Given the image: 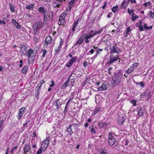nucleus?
<instances>
[{
	"mask_svg": "<svg viewBox=\"0 0 154 154\" xmlns=\"http://www.w3.org/2000/svg\"><path fill=\"white\" fill-rule=\"evenodd\" d=\"M122 74L120 73L115 74L112 77V85L115 86L120 82L122 77Z\"/></svg>",
	"mask_w": 154,
	"mask_h": 154,
	"instance_id": "nucleus-1",
	"label": "nucleus"
},
{
	"mask_svg": "<svg viewBox=\"0 0 154 154\" xmlns=\"http://www.w3.org/2000/svg\"><path fill=\"white\" fill-rule=\"evenodd\" d=\"M45 13L46 14V17L45 19V17H44V21L43 23L45 25L46 24V22L48 20H52L54 14L53 12L51 11H49L48 12L47 11Z\"/></svg>",
	"mask_w": 154,
	"mask_h": 154,
	"instance_id": "nucleus-2",
	"label": "nucleus"
},
{
	"mask_svg": "<svg viewBox=\"0 0 154 154\" xmlns=\"http://www.w3.org/2000/svg\"><path fill=\"white\" fill-rule=\"evenodd\" d=\"M119 56L118 54L115 56L113 54H111L110 55V61L107 63L106 65H109L111 63L114 62L119 59Z\"/></svg>",
	"mask_w": 154,
	"mask_h": 154,
	"instance_id": "nucleus-3",
	"label": "nucleus"
},
{
	"mask_svg": "<svg viewBox=\"0 0 154 154\" xmlns=\"http://www.w3.org/2000/svg\"><path fill=\"white\" fill-rule=\"evenodd\" d=\"M108 139V142L109 145L111 146L113 145L116 142V140L114 137L112 136V133L110 132L109 133Z\"/></svg>",
	"mask_w": 154,
	"mask_h": 154,
	"instance_id": "nucleus-4",
	"label": "nucleus"
},
{
	"mask_svg": "<svg viewBox=\"0 0 154 154\" xmlns=\"http://www.w3.org/2000/svg\"><path fill=\"white\" fill-rule=\"evenodd\" d=\"M49 138L48 137L44 141L41 145V148L43 149V150H45L47 148L49 143Z\"/></svg>",
	"mask_w": 154,
	"mask_h": 154,
	"instance_id": "nucleus-5",
	"label": "nucleus"
},
{
	"mask_svg": "<svg viewBox=\"0 0 154 154\" xmlns=\"http://www.w3.org/2000/svg\"><path fill=\"white\" fill-rule=\"evenodd\" d=\"M66 0H54L53 3V6L54 8H59L63 1Z\"/></svg>",
	"mask_w": 154,
	"mask_h": 154,
	"instance_id": "nucleus-6",
	"label": "nucleus"
},
{
	"mask_svg": "<svg viewBox=\"0 0 154 154\" xmlns=\"http://www.w3.org/2000/svg\"><path fill=\"white\" fill-rule=\"evenodd\" d=\"M102 29L99 30V31L96 30H91L89 32V35L91 36L92 37H94L95 35L100 33L102 31Z\"/></svg>",
	"mask_w": 154,
	"mask_h": 154,
	"instance_id": "nucleus-7",
	"label": "nucleus"
},
{
	"mask_svg": "<svg viewBox=\"0 0 154 154\" xmlns=\"http://www.w3.org/2000/svg\"><path fill=\"white\" fill-rule=\"evenodd\" d=\"M46 8H44L43 7H41L38 8V11L40 13L43 14V17L45 19L46 17V14L45 13L47 12Z\"/></svg>",
	"mask_w": 154,
	"mask_h": 154,
	"instance_id": "nucleus-8",
	"label": "nucleus"
},
{
	"mask_svg": "<svg viewBox=\"0 0 154 154\" xmlns=\"http://www.w3.org/2000/svg\"><path fill=\"white\" fill-rule=\"evenodd\" d=\"M77 57H72V58L70 60L67 64L66 65V66L68 67H70L72 65L73 63L76 60Z\"/></svg>",
	"mask_w": 154,
	"mask_h": 154,
	"instance_id": "nucleus-9",
	"label": "nucleus"
},
{
	"mask_svg": "<svg viewBox=\"0 0 154 154\" xmlns=\"http://www.w3.org/2000/svg\"><path fill=\"white\" fill-rule=\"evenodd\" d=\"M52 42V38L50 36H48L46 38L45 40L44 45L45 46H48V44H50Z\"/></svg>",
	"mask_w": 154,
	"mask_h": 154,
	"instance_id": "nucleus-10",
	"label": "nucleus"
},
{
	"mask_svg": "<svg viewBox=\"0 0 154 154\" xmlns=\"http://www.w3.org/2000/svg\"><path fill=\"white\" fill-rule=\"evenodd\" d=\"M43 26V23L40 21H38L36 22L34 24V27L36 28L40 29Z\"/></svg>",
	"mask_w": 154,
	"mask_h": 154,
	"instance_id": "nucleus-11",
	"label": "nucleus"
},
{
	"mask_svg": "<svg viewBox=\"0 0 154 154\" xmlns=\"http://www.w3.org/2000/svg\"><path fill=\"white\" fill-rule=\"evenodd\" d=\"M84 40V37L83 36H81L78 39L75 43V45H78L81 44Z\"/></svg>",
	"mask_w": 154,
	"mask_h": 154,
	"instance_id": "nucleus-12",
	"label": "nucleus"
},
{
	"mask_svg": "<svg viewBox=\"0 0 154 154\" xmlns=\"http://www.w3.org/2000/svg\"><path fill=\"white\" fill-rule=\"evenodd\" d=\"M34 53V51L32 49H30L26 52V55L29 58L33 55Z\"/></svg>",
	"mask_w": 154,
	"mask_h": 154,
	"instance_id": "nucleus-13",
	"label": "nucleus"
},
{
	"mask_svg": "<svg viewBox=\"0 0 154 154\" xmlns=\"http://www.w3.org/2000/svg\"><path fill=\"white\" fill-rule=\"evenodd\" d=\"M107 85L105 83H103L102 85L98 88V91H102L106 90L107 88Z\"/></svg>",
	"mask_w": 154,
	"mask_h": 154,
	"instance_id": "nucleus-14",
	"label": "nucleus"
},
{
	"mask_svg": "<svg viewBox=\"0 0 154 154\" xmlns=\"http://www.w3.org/2000/svg\"><path fill=\"white\" fill-rule=\"evenodd\" d=\"M11 22L14 24V26L16 27L18 29H20L21 28L19 24L14 19H13L11 20Z\"/></svg>",
	"mask_w": 154,
	"mask_h": 154,
	"instance_id": "nucleus-15",
	"label": "nucleus"
},
{
	"mask_svg": "<svg viewBox=\"0 0 154 154\" xmlns=\"http://www.w3.org/2000/svg\"><path fill=\"white\" fill-rule=\"evenodd\" d=\"M120 50H119L118 49L116 48L115 46L113 45L111 49L110 53L113 54L114 53H116L118 54L120 52Z\"/></svg>",
	"mask_w": 154,
	"mask_h": 154,
	"instance_id": "nucleus-16",
	"label": "nucleus"
},
{
	"mask_svg": "<svg viewBox=\"0 0 154 154\" xmlns=\"http://www.w3.org/2000/svg\"><path fill=\"white\" fill-rule=\"evenodd\" d=\"M33 29L34 36H38L39 33V29L36 28V27L34 28V26L33 27Z\"/></svg>",
	"mask_w": 154,
	"mask_h": 154,
	"instance_id": "nucleus-17",
	"label": "nucleus"
},
{
	"mask_svg": "<svg viewBox=\"0 0 154 154\" xmlns=\"http://www.w3.org/2000/svg\"><path fill=\"white\" fill-rule=\"evenodd\" d=\"M126 119V118L124 116H123L122 118H119L117 119L118 123L119 125H122L123 124L124 122L125 121Z\"/></svg>",
	"mask_w": 154,
	"mask_h": 154,
	"instance_id": "nucleus-18",
	"label": "nucleus"
},
{
	"mask_svg": "<svg viewBox=\"0 0 154 154\" xmlns=\"http://www.w3.org/2000/svg\"><path fill=\"white\" fill-rule=\"evenodd\" d=\"M69 79H68L63 84L62 86L61 87V89H64L69 84Z\"/></svg>",
	"mask_w": 154,
	"mask_h": 154,
	"instance_id": "nucleus-19",
	"label": "nucleus"
},
{
	"mask_svg": "<svg viewBox=\"0 0 154 154\" xmlns=\"http://www.w3.org/2000/svg\"><path fill=\"white\" fill-rule=\"evenodd\" d=\"M30 149V147L28 144H26L24 149V152H26L29 151Z\"/></svg>",
	"mask_w": 154,
	"mask_h": 154,
	"instance_id": "nucleus-20",
	"label": "nucleus"
},
{
	"mask_svg": "<svg viewBox=\"0 0 154 154\" xmlns=\"http://www.w3.org/2000/svg\"><path fill=\"white\" fill-rule=\"evenodd\" d=\"M71 126H69L67 128L66 131L68 133V134L71 136L73 134V132L71 128Z\"/></svg>",
	"mask_w": 154,
	"mask_h": 154,
	"instance_id": "nucleus-21",
	"label": "nucleus"
},
{
	"mask_svg": "<svg viewBox=\"0 0 154 154\" xmlns=\"http://www.w3.org/2000/svg\"><path fill=\"white\" fill-rule=\"evenodd\" d=\"M56 103L55 106H56L57 108L58 109L60 106L62 104L61 103H60V99L58 100L57 101H55Z\"/></svg>",
	"mask_w": 154,
	"mask_h": 154,
	"instance_id": "nucleus-22",
	"label": "nucleus"
},
{
	"mask_svg": "<svg viewBox=\"0 0 154 154\" xmlns=\"http://www.w3.org/2000/svg\"><path fill=\"white\" fill-rule=\"evenodd\" d=\"M27 50V48L25 46V47H23L21 49H20V51L22 52V54L23 55L25 54V53L26 52Z\"/></svg>",
	"mask_w": 154,
	"mask_h": 154,
	"instance_id": "nucleus-23",
	"label": "nucleus"
},
{
	"mask_svg": "<svg viewBox=\"0 0 154 154\" xmlns=\"http://www.w3.org/2000/svg\"><path fill=\"white\" fill-rule=\"evenodd\" d=\"M28 70L27 66H23L22 69V72L23 74H25L27 72Z\"/></svg>",
	"mask_w": 154,
	"mask_h": 154,
	"instance_id": "nucleus-24",
	"label": "nucleus"
},
{
	"mask_svg": "<svg viewBox=\"0 0 154 154\" xmlns=\"http://www.w3.org/2000/svg\"><path fill=\"white\" fill-rule=\"evenodd\" d=\"M59 22L58 23V24L60 25H63L65 23V20L64 19L59 18Z\"/></svg>",
	"mask_w": 154,
	"mask_h": 154,
	"instance_id": "nucleus-25",
	"label": "nucleus"
},
{
	"mask_svg": "<svg viewBox=\"0 0 154 154\" xmlns=\"http://www.w3.org/2000/svg\"><path fill=\"white\" fill-rule=\"evenodd\" d=\"M10 9L11 11L12 12H14V7L13 5L11 3L9 4Z\"/></svg>",
	"mask_w": 154,
	"mask_h": 154,
	"instance_id": "nucleus-26",
	"label": "nucleus"
},
{
	"mask_svg": "<svg viewBox=\"0 0 154 154\" xmlns=\"http://www.w3.org/2000/svg\"><path fill=\"white\" fill-rule=\"evenodd\" d=\"M134 69H132L130 67L127 70H125V72L128 74H130L131 73Z\"/></svg>",
	"mask_w": 154,
	"mask_h": 154,
	"instance_id": "nucleus-27",
	"label": "nucleus"
},
{
	"mask_svg": "<svg viewBox=\"0 0 154 154\" xmlns=\"http://www.w3.org/2000/svg\"><path fill=\"white\" fill-rule=\"evenodd\" d=\"M105 125H107V124L105 123L100 122L99 123L98 125L99 127L100 128H103L104 127Z\"/></svg>",
	"mask_w": 154,
	"mask_h": 154,
	"instance_id": "nucleus-28",
	"label": "nucleus"
},
{
	"mask_svg": "<svg viewBox=\"0 0 154 154\" xmlns=\"http://www.w3.org/2000/svg\"><path fill=\"white\" fill-rule=\"evenodd\" d=\"M66 14L67 13L66 12H63L62 14L60 15L59 18L64 19L65 16L66 15Z\"/></svg>",
	"mask_w": 154,
	"mask_h": 154,
	"instance_id": "nucleus-29",
	"label": "nucleus"
},
{
	"mask_svg": "<svg viewBox=\"0 0 154 154\" xmlns=\"http://www.w3.org/2000/svg\"><path fill=\"white\" fill-rule=\"evenodd\" d=\"M144 113V110L142 109H140L138 110V114L140 116H142Z\"/></svg>",
	"mask_w": 154,
	"mask_h": 154,
	"instance_id": "nucleus-30",
	"label": "nucleus"
},
{
	"mask_svg": "<svg viewBox=\"0 0 154 154\" xmlns=\"http://www.w3.org/2000/svg\"><path fill=\"white\" fill-rule=\"evenodd\" d=\"M152 3L150 1L146 2L143 4V5L145 7H148V6H150L151 5Z\"/></svg>",
	"mask_w": 154,
	"mask_h": 154,
	"instance_id": "nucleus-31",
	"label": "nucleus"
},
{
	"mask_svg": "<svg viewBox=\"0 0 154 154\" xmlns=\"http://www.w3.org/2000/svg\"><path fill=\"white\" fill-rule=\"evenodd\" d=\"M42 149H41V148L39 149L38 151H37L36 154H41L45 150H44Z\"/></svg>",
	"mask_w": 154,
	"mask_h": 154,
	"instance_id": "nucleus-32",
	"label": "nucleus"
},
{
	"mask_svg": "<svg viewBox=\"0 0 154 154\" xmlns=\"http://www.w3.org/2000/svg\"><path fill=\"white\" fill-rule=\"evenodd\" d=\"M34 8V5L31 4L26 6V8L27 9H33Z\"/></svg>",
	"mask_w": 154,
	"mask_h": 154,
	"instance_id": "nucleus-33",
	"label": "nucleus"
},
{
	"mask_svg": "<svg viewBox=\"0 0 154 154\" xmlns=\"http://www.w3.org/2000/svg\"><path fill=\"white\" fill-rule=\"evenodd\" d=\"M84 35L85 36L84 38V39H88L89 38H92L91 36L89 34H85Z\"/></svg>",
	"mask_w": 154,
	"mask_h": 154,
	"instance_id": "nucleus-34",
	"label": "nucleus"
},
{
	"mask_svg": "<svg viewBox=\"0 0 154 154\" xmlns=\"http://www.w3.org/2000/svg\"><path fill=\"white\" fill-rule=\"evenodd\" d=\"M26 108L25 107H23L21 109H19V112L20 113V114H23L24 112V111L25 110Z\"/></svg>",
	"mask_w": 154,
	"mask_h": 154,
	"instance_id": "nucleus-35",
	"label": "nucleus"
},
{
	"mask_svg": "<svg viewBox=\"0 0 154 154\" xmlns=\"http://www.w3.org/2000/svg\"><path fill=\"white\" fill-rule=\"evenodd\" d=\"M118 8L117 6H115V7H113L112 8V10L113 12L114 13H115L118 10Z\"/></svg>",
	"mask_w": 154,
	"mask_h": 154,
	"instance_id": "nucleus-36",
	"label": "nucleus"
},
{
	"mask_svg": "<svg viewBox=\"0 0 154 154\" xmlns=\"http://www.w3.org/2000/svg\"><path fill=\"white\" fill-rule=\"evenodd\" d=\"M149 15L152 18L154 17V13H153L152 11H149Z\"/></svg>",
	"mask_w": 154,
	"mask_h": 154,
	"instance_id": "nucleus-37",
	"label": "nucleus"
},
{
	"mask_svg": "<svg viewBox=\"0 0 154 154\" xmlns=\"http://www.w3.org/2000/svg\"><path fill=\"white\" fill-rule=\"evenodd\" d=\"M147 92H148L149 94H148V93H146L147 94H146V97L147 99L150 98L151 97L150 93L149 90H147Z\"/></svg>",
	"mask_w": 154,
	"mask_h": 154,
	"instance_id": "nucleus-38",
	"label": "nucleus"
},
{
	"mask_svg": "<svg viewBox=\"0 0 154 154\" xmlns=\"http://www.w3.org/2000/svg\"><path fill=\"white\" fill-rule=\"evenodd\" d=\"M125 0H123V2L121 4V6L124 9H125L126 7H127V6H125L124 5L125 3Z\"/></svg>",
	"mask_w": 154,
	"mask_h": 154,
	"instance_id": "nucleus-39",
	"label": "nucleus"
},
{
	"mask_svg": "<svg viewBox=\"0 0 154 154\" xmlns=\"http://www.w3.org/2000/svg\"><path fill=\"white\" fill-rule=\"evenodd\" d=\"M100 109L99 107H97L96 108L94 111V114H96L98 112L100 111Z\"/></svg>",
	"mask_w": 154,
	"mask_h": 154,
	"instance_id": "nucleus-40",
	"label": "nucleus"
},
{
	"mask_svg": "<svg viewBox=\"0 0 154 154\" xmlns=\"http://www.w3.org/2000/svg\"><path fill=\"white\" fill-rule=\"evenodd\" d=\"M3 121L4 120H2L0 121V128L2 129L3 127Z\"/></svg>",
	"mask_w": 154,
	"mask_h": 154,
	"instance_id": "nucleus-41",
	"label": "nucleus"
},
{
	"mask_svg": "<svg viewBox=\"0 0 154 154\" xmlns=\"http://www.w3.org/2000/svg\"><path fill=\"white\" fill-rule=\"evenodd\" d=\"M38 37H39V36H35L34 37L33 40H34V41L35 42V43H37L38 42Z\"/></svg>",
	"mask_w": 154,
	"mask_h": 154,
	"instance_id": "nucleus-42",
	"label": "nucleus"
},
{
	"mask_svg": "<svg viewBox=\"0 0 154 154\" xmlns=\"http://www.w3.org/2000/svg\"><path fill=\"white\" fill-rule=\"evenodd\" d=\"M42 51L43 52L42 54V57H45V54L47 53V51L45 49H42Z\"/></svg>",
	"mask_w": 154,
	"mask_h": 154,
	"instance_id": "nucleus-43",
	"label": "nucleus"
},
{
	"mask_svg": "<svg viewBox=\"0 0 154 154\" xmlns=\"http://www.w3.org/2000/svg\"><path fill=\"white\" fill-rule=\"evenodd\" d=\"M137 66L138 63H135L133 64L131 67L132 69H134L135 67L136 68Z\"/></svg>",
	"mask_w": 154,
	"mask_h": 154,
	"instance_id": "nucleus-44",
	"label": "nucleus"
},
{
	"mask_svg": "<svg viewBox=\"0 0 154 154\" xmlns=\"http://www.w3.org/2000/svg\"><path fill=\"white\" fill-rule=\"evenodd\" d=\"M70 80L71 85L72 86H73L75 82L74 80L73 79H72Z\"/></svg>",
	"mask_w": 154,
	"mask_h": 154,
	"instance_id": "nucleus-45",
	"label": "nucleus"
},
{
	"mask_svg": "<svg viewBox=\"0 0 154 154\" xmlns=\"http://www.w3.org/2000/svg\"><path fill=\"white\" fill-rule=\"evenodd\" d=\"M146 93L149 94L148 92H147V91H145L144 93H143L142 94H141L140 95V96L142 97V96H146Z\"/></svg>",
	"mask_w": 154,
	"mask_h": 154,
	"instance_id": "nucleus-46",
	"label": "nucleus"
},
{
	"mask_svg": "<svg viewBox=\"0 0 154 154\" xmlns=\"http://www.w3.org/2000/svg\"><path fill=\"white\" fill-rule=\"evenodd\" d=\"M128 13L129 14H131L132 13H134V11L133 9H130L129 8H128Z\"/></svg>",
	"mask_w": 154,
	"mask_h": 154,
	"instance_id": "nucleus-47",
	"label": "nucleus"
},
{
	"mask_svg": "<svg viewBox=\"0 0 154 154\" xmlns=\"http://www.w3.org/2000/svg\"><path fill=\"white\" fill-rule=\"evenodd\" d=\"M23 115L22 114H20V113L19 112V113L17 116V118L19 120H20L22 118Z\"/></svg>",
	"mask_w": 154,
	"mask_h": 154,
	"instance_id": "nucleus-48",
	"label": "nucleus"
},
{
	"mask_svg": "<svg viewBox=\"0 0 154 154\" xmlns=\"http://www.w3.org/2000/svg\"><path fill=\"white\" fill-rule=\"evenodd\" d=\"M78 20H76V21L74 23L73 26L75 27H77V25L78 24Z\"/></svg>",
	"mask_w": 154,
	"mask_h": 154,
	"instance_id": "nucleus-49",
	"label": "nucleus"
},
{
	"mask_svg": "<svg viewBox=\"0 0 154 154\" xmlns=\"http://www.w3.org/2000/svg\"><path fill=\"white\" fill-rule=\"evenodd\" d=\"M75 0H71L69 3V5H72L75 3Z\"/></svg>",
	"mask_w": 154,
	"mask_h": 154,
	"instance_id": "nucleus-50",
	"label": "nucleus"
},
{
	"mask_svg": "<svg viewBox=\"0 0 154 154\" xmlns=\"http://www.w3.org/2000/svg\"><path fill=\"white\" fill-rule=\"evenodd\" d=\"M75 0H71L69 3V5H72L75 3Z\"/></svg>",
	"mask_w": 154,
	"mask_h": 154,
	"instance_id": "nucleus-51",
	"label": "nucleus"
},
{
	"mask_svg": "<svg viewBox=\"0 0 154 154\" xmlns=\"http://www.w3.org/2000/svg\"><path fill=\"white\" fill-rule=\"evenodd\" d=\"M136 26L138 27H139V30H140V31H143V27L142 26H140L138 25H136Z\"/></svg>",
	"mask_w": 154,
	"mask_h": 154,
	"instance_id": "nucleus-52",
	"label": "nucleus"
},
{
	"mask_svg": "<svg viewBox=\"0 0 154 154\" xmlns=\"http://www.w3.org/2000/svg\"><path fill=\"white\" fill-rule=\"evenodd\" d=\"M103 51V49H99V48H97L96 50V52H97V55L99 53L100 51Z\"/></svg>",
	"mask_w": 154,
	"mask_h": 154,
	"instance_id": "nucleus-53",
	"label": "nucleus"
},
{
	"mask_svg": "<svg viewBox=\"0 0 154 154\" xmlns=\"http://www.w3.org/2000/svg\"><path fill=\"white\" fill-rule=\"evenodd\" d=\"M91 131L92 133L95 134L96 133L95 130L93 128H91Z\"/></svg>",
	"mask_w": 154,
	"mask_h": 154,
	"instance_id": "nucleus-54",
	"label": "nucleus"
},
{
	"mask_svg": "<svg viewBox=\"0 0 154 154\" xmlns=\"http://www.w3.org/2000/svg\"><path fill=\"white\" fill-rule=\"evenodd\" d=\"M112 68L110 67L107 69V72H108L109 75L111 74V70H112Z\"/></svg>",
	"mask_w": 154,
	"mask_h": 154,
	"instance_id": "nucleus-55",
	"label": "nucleus"
},
{
	"mask_svg": "<svg viewBox=\"0 0 154 154\" xmlns=\"http://www.w3.org/2000/svg\"><path fill=\"white\" fill-rule=\"evenodd\" d=\"M132 18H131V20L133 21H134L135 20V17L134 16V14L133 13L132 14Z\"/></svg>",
	"mask_w": 154,
	"mask_h": 154,
	"instance_id": "nucleus-56",
	"label": "nucleus"
},
{
	"mask_svg": "<svg viewBox=\"0 0 154 154\" xmlns=\"http://www.w3.org/2000/svg\"><path fill=\"white\" fill-rule=\"evenodd\" d=\"M144 29L145 30H149L148 27L147 26V24H145L144 25Z\"/></svg>",
	"mask_w": 154,
	"mask_h": 154,
	"instance_id": "nucleus-57",
	"label": "nucleus"
},
{
	"mask_svg": "<svg viewBox=\"0 0 154 154\" xmlns=\"http://www.w3.org/2000/svg\"><path fill=\"white\" fill-rule=\"evenodd\" d=\"M51 82L52 84L50 85V87H52L53 86H54L55 85L54 81L52 80Z\"/></svg>",
	"mask_w": 154,
	"mask_h": 154,
	"instance_id": "nucleus-58",
	"label": "nucleus"
},
{
	"mask_svg": "<svg viewBox=\"0 0 154 154\" xmlns=\"http://www.w3.org/2000/svg\"><path fill=\"white\" fill-rule=\"evenodd\" d=\"M94 51L93 49H91L88 53H90L91 54H92L94 53Z\"/></svg>",
	"mask_w": 154,
	"mask_h": 154,
	"instance_id": "nucleus-59",
	"label": "nucleus"
},
{
	"mask_svg": "<svg viewBox=\"0 0 154 154\" xmlns=\"http://www.w3.org/2000/svg\"><path fill=\"white\" fill-rule=\"evenodd\" d=\"M131 31V28L130 27H128L126 29V32H129Z\"/></svg>",
	"mask_w": 154,
	"mask_h": 154,
	"instance_id": "nucleus-60",
	"label": "nucleus"
},
{
	"mask_svg": "<svg viewBox=\"0 0 154 154\" xmlns=\"http://www.w3.org/2000/svg\"><path fill=\"white\" fill-rule=\"evenodd\" d=\"M42 87V85H38L36 87V88H38V90H39L40 89V88Z\"/></svg>",
	"mask_w": 154,
	"mask_h": 154,
	"instance_id": "nucleus-61",
	"label": "nucleus"
},
{
	"mask_svg": "<svg viewBox=\"0 0 154 154\" xmlns=\"http://www.w3.org/2000/svg\"><path fill=\"white\" fill-rule=\"evenodd\" d=\"M140 86L142 87H144L145 86V84H144L143 82H140Z\"/></svg>",
	"mask_w": 154,
	"mask_h": 154,
	"instance_id": "nucleus-62",
	"label": "nucleus"
},
{
	"mask_svg": "<svg viewBox=\"0 0 154 154\" xmlns=\"http://www.w3.org/2000/svg\"><path fill=\"white\" fill-rule=\"evenodd\" d=\"M25 45L24 44H21L20 46H19V48L21 49L23 47H25Z\"/></svg>",
	"mask_w": 154,
	"mask_h": 154,
	"instance_id": "nucleus-63",
	"label": "nucleus"
},
{
	"mask_svg": "<svg viewBox=\"0 0 154 154\" xmlns=\"http://www.w3.org/2000/svg\"><path fill=\"white\" fill-rule=\"evenodd\" d=\"M142 21L141 20H140L139 21V22L138 23V24H137V25H138V26H141L140 25L142 24Z\"/></svg>",
	"mask_w": 154,
	"mask_h": 154,
	"instance_id": "nucleus-64",
	"label": "nucleus"
}]
</instances>
